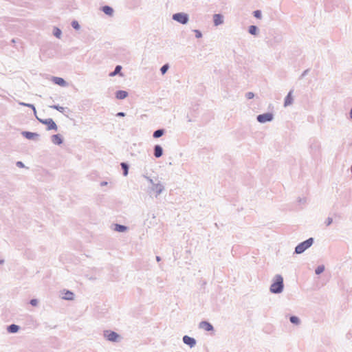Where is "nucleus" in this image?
I'll return each instance as SVG.
<instances>
[{
  "label": "nucleus",
  "mask_w": 352,
  "mask_h": 352,
  "mask_svg": "<svg viewBox=\"0 0 352 352\" xmlns=\"http://www.w3.org/2000/svg\"><path fill=\"white\" fill-rule=\"evenodd\" d=\"M310 149H311V153H313V154H315L316 153H318L320 152V144L319 142L318 141H314L311 144H310V146H309Z\"/></svg>",
  "instance_id": "11"
},
{
  "label": "nucleus",
  "mask_w": 352,
  "mask_h": 352,
  "mask_svg": "<svg viewBox=\"0 0 352 352\" xmlns=\"http://www.w3.org/2000/svg\"><path fill=\"white\" fill-rule=\"evenodd\" d=\"M100 185H101L102 186H106V185H107V182H101V184H100Z\"/></svg>",
  "instance_id": "42"
},
{
  "label": "nucleus",
  "mask_w": 352,
  "mask_h": 352,
  "mask_svg": "<svg viewBox=\"0 0 352 352\" xmlns=\"http://www.w3.org/2000/svg\"><path fill=\"white\" fill-rule=\"evenodd\" d=\"M144 177L146 179V180H147V181H148V182H149L152 186H153V185L155 184V183H154L153 180L151 177H148V176H146V175H144Z\"/></svg>",
  "instance_id": "40"
},
{
  "label": "nucleus",
  "mask_w": 352,
  "mask_h": 352,
  "mask_svg": "<svg viewBox=\"0 0 352 352\" xmlns=\"http://www.w3.org/2000/svg\"><path fill=\"white\" fill-rule=\"evenodd\" d=\"M169 69V65L168 63L164 64L160 68V72L162 75L165 74Z\"/></svg>",
  "instance_id": "31"
},
{
  "label": "nucleus",
  "mask_w": 352,
  "mask_h": 352,
  "mask_svg": "<svg viewBox=\"0 0 352 352\" xmlns=\"http://www.w3.org/2000/svg\"><path fill=\"white\" fill-rule=\"evenodd\" d=\"M121 70H122V66L121 65H116L114 70L109 74L110 76H114L117 74H120L121 76Z\"/></svg>",
  "instance_id": "25"
},
{
  "label": "nucleus",
  "mask_w": 352,
  "mask_h": 352,
  "mask_svg": "<svg viewBox=\"0 0 352 352\" xmlns=\"http://www.w3.org/2000/svg\"><path fill=\"white\" fill-rule=\"evenodd\" d=\"M195 32L196 38H199L202 37V33L201 32V31H199L198 30H195Z\"/></svg>",
  "instance_id": "36"
},
{
  "label": "nucleus",
  "mask_w": 352,
  "mask_h": 352,
  "mask_svg": "<svg viewBox=\"0 0 352 352\" xmlns=\"http://www.w3.org/2000/svg\"><path fill=\"white\" fill-rule=\"evenodd\" d=\"M248 32L252 35H257L258 33V28L257 26L252 25L248 28Z\"/></svg>",
  "instance_id": "24"
},
{
  "label": "nucleus",
  "mask_w": 352,
  "mask_h": 352,
  "mask_svg": "<svg viewBox=\"0 0 352 352\" xmlns=\"http://www.w3.org/2000/svg\"><path fill=\"white\" fill-rule=\"evenodd\" d=\"M36 119L38 120V121L40 123L47 126V130H48V131H51V130L57 131L58 130V126L52 118L41 119L37 116Z\"/></svg>",
  "instance_id": "5"
},
{
  "label": "nucleus",
  "mask_w": 352,
  "mask_h": 352,
  "mask_svg": "<svg viewBox=\"0 0 352 352\" xmlns=\"http://www.w3.org/2000/svg\"><path fill=\"white\" fill-rule=\"evenodd\" d=\"M116 116L117 117H124L126 114L124 112H118Z\"/></svg>",
  "instance_id": "41"
},
{
  "label": "nucleus",
  "mask_w": 352,
  "mask_h": 352,
  "mask_svg": "<svg viewBox=\"0 0 352 352\" xmlns=\"http://www.w3.org/2000/svg\"><path fill=\"white\" fill-rule=\"evenodd\" d=\"M284 289L283 278L280 274H276L270 285V291L272 294H278L283 292Z\"/></svg>",
  "instance_id": "1"
},
{
  "label": "nucleus",
  "mask_w": 352,
  "mask_h": 352,
  "mask_svg": "<svg viewBox=\"0 0 352 352\" xmlns=\"http://www.w3.org/2000/svg\"><path fill=\"white\" fill-rule=\"evenodd\" d=\"M71 25L74 29H75L76 30H78L80 28V25L79 23L76 20H74L72 21Z\"/></svg>",
  "instance_id": "32"
},
{
  "label": "nucleus",
  "mask_w": 352,
  "mask_h": 352,
  "mask_svg": "<svg viewBox=\"0 0 352 352\" xmlns=\"http://www.w3.org/2000/svg\"><path fill=\"white\" fill-rule=\"evenodd\" d=\"M50 107L52 108V109H56V110L58 111L60 113H63V111L65 110L64 107H63L61 106H59L58 104L51 105V106H50Z\"/></svg>",
  "instance_id": "30"
},
{
  "label": "nucleus",
  "mask_w": 352,
  "mask_h": 352,
  "mask_svg": "<svg viewBox=\"0 0 352 352\" xmlns=\"http://www.w3.org/2000/svg\"><path fill=\"white\" fill-rule=\"evenodd\" d=\"M172 19L182 25H186L189 21V15L185 12H177L173 14Z\"/></svg>",
  "instance_id": "3"
},
{
  "label": "nucleus",
  "mask_w": 352,
  "mask_h": 352,
  "mask_svg": "<svg viewBox=\"0 0 352 352\" xmlns=\"http://www.w3.org/2000/svg\"><path fill=\"white\" fill-rule=\"evenodd\" d=\"M302 201H303V202H305V200H302V199H299V202H302Z\"/></svg>",
  "instance_id": "46"
},
{
  "label": "nucleus",
  "mask_w": 352,
  "mask_h": 352,
  "mask_svg": "<svg viewBox=\"0 0 352 352\" xmlns=\"http://www.w3.org/2000/svg\"><path fill=\"white\" fill-rule=\"evenodd\" d=\"M351 173H352V165H351Z\"/></svg>",
  "instance_id": "47"
},
{
  "label": "nucleus",
  "mask_w": 352,
  "mask_h": 352,
  "mask_svg": "<svg viewBox=\"0 0 352 352\" xmlns=\"http://www.w3.org/2000/svg\"><path fill=\"white\" fill-rule=\"evenodd\" d=\"M245 97L247 99L250 100L254 97V94L253 92H247L245 94Z\"/></svg>",
  "instance_id": "34"
},
{
  "label": "nucleus",
  "mask_w": 352,
  "mask_h": 352,
  "mask_svg": "<svg viewBox=\"0 0 352 352\" xmlns=\"http://www.w3.org/2000/svg\"><path fill=\"white\" fill-rule=\"evenodd\" d=\"M154 156L156 158H160L163 155V148L159 144H156L153 148Z\"/></svg>",
  "instance_id": "15"
},
{
  "label": "nucleus",
  "mask_w": 352,
  "mask_h": 352,
  "mask_svg": "<svg viewBox=\"0 0 352 352\" xmlns=\"http://www.w3.org/2000/svg\"><path fill=\"white\" fill-rule=\"evenodd\" d=\"M62 294H63L62 298L64 300H74V294L69 290L64 289L62 292Z\"/></svg>",
  "instance_id": "12"
},
{
  "label": "nucleus",
  "mask_w": 352,
  "mask_h": 352,
  "mask_svg": "<svg viewBox=\"0 0 352 352\" xmlns=\"http://www.w3.org/2000/svg\"><path fill=\"white\" fill-rule=\"evenodd\" d=\"M223 16L221 14H214L213 15V23L215 26L223 24Z\"/></svg>",
  "instance_id": "10"
},
{
  "label": "nucleus",
  "mask_w": 352,
  "mask_h": 352,
  "mask_svg": "<svg viewBox=\"0 0 352 352\" xmlns=\"http://www.w3.org/2000/svg\"><path fill=\"white\" fill-rule=\"evenodd\" d=\"M274 119V114L271 112H267L259 114L256 116V120L260 123H265L271 122Z\"/></svg>",
  "instance_id": "6"
},
{
  "label": "nucleus",
  "mask_w": 352,
  "mask_h": 352,
  "mask_svg": "<svg viewBox=\"0 0 352 352\" xmlns=\"http://www.w3.org/2000/svg\"><path fill=\"white\" fill-rule=\"evenodd\" d=\"M309 69H305V70L302 73V74L300 75V79L303 78L306 75H307V74H308V73H309Z\"/></svg>",
  "instance_id": "38"
},
{
  "label": "nucleus",
  "mask_w": 352,
  "mask_h": 352,
  "mask_svg": "<svg viewBox=\"0 0 352 352\" xmlns=\"http://www.w3.org/2000/svg\"><path fill=\"white\" fill-rule=\"evenodd\" d=\"M114 230L118 232H126V230H128L129 228L126 226H124V225H121V224H118V223H116L114 225Z\"/></svg>",
  "instance_id": "20"
},
{
  "label": "nucleus",
  "mask_w": 352,
  "mask_h": 352,
  "mask_svg": "<svg viewBox=\"0 0 352 352\" xmlns=\"http://www.w3.org/2000/svg\"><path fill=\"white\" fill-rule=\"evenodd\" d=\"M102 11L108 16H112L113 14V9L109 6H104L101 8Z\"/></svg>",
  "instance_id": "21"
},
{
  "label": "nucleus",
  "mask_w": 352,
  "mask_h": 352,
  "mask_svg": "<svg viewBox=\"0 0 352 352\" xmlns=\"http://www.w3.org/2000/svg\"><path fill=\"white\" fill-rule=\"evenodd\" d=\"M324 270L325 267L323 265H318L315 270V273L317 275H320L324 271Z\"/></svg>",
  "instance_id": "29"
},
{
  "label": "nucleus",
  "mask_w": 352,
  "mask_h": 352,
  "mask_svg": "<svg viewBox=\"0 0 352 352\" xmlns=\"http://www.w3.org/2000/svg\"><path fill=\"white\" fill-rule=\"evenodd\" d=\"M19 329H20V327L15 324H12L7 327V331H8V332H9L10 333H17L19 331Z\"/></svg>",
  "instance_id": "19"
},
{
  "label": "nucleus",
  "mask_w": 352,
  "mask_h": 352,
  "mask_svg": "<svg viewBox=\"0 0 352 352\" xmlns=\"http://www.w3.org/2000/svg\"><path fill=\"white\" fill-rule=\"evenodd\" d=\"M292 90L289 91L284 100V106L287 107L293 103Z\"/></svg>",
  "instance_id": "16"
},
{
  "label": "nucleus",
  "mask_w": 352,
  "mask_h": 352,
  "mask_svg": "<svg viewBox=\"0 0 352 352\" xmlns=\"http://www.w3.org/2000/svg\"><path fill=\"white\" fill-rule=\"evenodd\" d=\"M349 116H350V118L352 120V108L351 109V110L349 111Z\"/></svg>",
  "instance_id": "43"
},
{
  "label": "nucleus",
  "mask_w": 352,
  "mask_h": 352,
  "mask_svg": "<svg viewBox=\"0 0 352 352\" xmlns=\"http://www.w3.org/2000/svg\"><path fill=\"white\" fill-rule=\"evenodd\" d=\"M19 104L21 105V106H23V107H28L31 108L34 111V116H36V118L37 117V116H36V108H35L34 104H29V103H25V102H19Z\"/></svg>",
  "instance_id": "27"
},
{
  "label": "nucleus",
  "mask_w": 352,
  "mask_h": 352,
  "mask_svg": "<svg viewBox=\"0 0 352 352\" xmlns=\"http://www.w3.org/2000/svg\"><path fill=\"white\" fill-rule=\"evenodd\" d=\"M289 321L296 325H299L300 324V320L298 316H291L289 317Z\"/></svg>",
  "instance_id": "26"
},
{
  "label": "nucleus",
  "mask_w": 352,
  "mask_h": 352,
  "mask_svg": "<svg viewBox=\"0 0 352 352\" xmlns=\"http://www.w3.org/2000/svg\"><path fill=\"white\" fill-rule=\"evenodd\" d=\"M151 189L152 190L155 191L156 197H157L164 190V186L161 183H157L152 186Z\"/></svg>",
  "instance_id": "13"
},
{
  "label": "nucleus",
  "mask_w": 352,
  "mask_h": 352,
  "mask_svg": "<svg viewBox=\"0 0 352 352\" xmlns=\"http://www.w3.org/2000/svg\"><path fill=\"white\" fill-rule=\"evenodd\" d=\"M156 261H158V262H159V261H161V258H160V256H156Z\"/></svg>",
  "instance_id": "44"
},
{
  "label": "nucleus",
  "mask_w": 352,
  "mask_h": 352,
  "mask_svg": "<svg viewBox=\"0 0 352 352\" xmlns=\"http://www.w3.org/2000/svg\"><path fill=\"white\" fill-rule=\"evenodd\" d=\"M164 133H165V129H159L153 132V137L154 138H159L162 137Z\"/></svg>",
  "instance_id": "23"
},
{
  "label": "nucleus",
  "mask_w": 352,
  "mask_h": 352,
  "mask_svg": "<svg viewBox=\"0 0 352 352\" xmlns=\"http://www.w3.org/2000/svg\"><path fill=\"white\" fill-rule=\"evenodd\" d=\"M120 166L123 171V175L127 176L129 174V165L126 162H121Z\"/></svg>",
  "instance_id": "22"
},
{
  "label": "nucleus",
  "mask_w": 352,
  "mask_h": 352,
  "mask_svg": "<svg viewBox=\"0 0 352 352\" xmlns=\"http://www.w3.org/2000/svg\"><path fill=\"white\" fill-rule=\"evenodd\" d=\"M52 81L54 83L62 87H65L67 85V82L63 78L60 77H53Z\"/></svg>",
  "instance_id": "17"
},
{
  "label": "nucleus",
  "mask_w": 352,
  "mask_h": 352,
  "mask_svg": "<svg viewBox=\"0 0 352 352\" xmlns=\"http://www.w3.org/2000/svg\"><path fill=\"white\" fill-rule=\"evenodd\" d=\"M22 135L25 138L28 140H37L39 137V134L34 132H30V131H23L21 133Z\"/></svg>",
  "instance_id": "7"
},
{
  "label": "nucleus",
  "mask_w": 352,
  "mask_h": 352,
  "mask_svg": "<svg viewBox=\"0 0 352 352\" xmlns=\"http://www.w3.org/2000/svg\"><path fill=\"white\" fill-rule=\"evenodd\" d=\"M52 142L56 145H60L63 142V138L60 134H55L51 137Z\"/></svg>",
  "instance_id": "14"
},
{
  "label": "nucleus",
  "mask_w": 352,
  "mask_h": 352,
  "mask_svg": "<svg viewBox=\"0 0 352 352\" xmlns=\"http://www.w3.org/2000/svg\"><path fill=\"white\" fill-rule=\"evenodd\" d=\"M4 263V260H0V265L3 264Z\"/></svg>",
  "instance_id": "45"
},
{
  "label": "nucleus",
  "mask_w": 352,
  "mask_h": 352,
  "mask_svg": "<svg viewBox=\"0 0 352 352\" xmlns=\"http://www.w3.org/2000/svg\"><path fill=\"white\" fill-rule=\"evenodd\" d=\"M103 334L104 337L110 342H119L122 339L120 335L113 331L105 330Z\"/></svg>",
  "instance_id": "4"
},
{
  "label": "nucleus",
  "mask_w": 352,
  "mask_h": 352,
  "mask_svg": "<svg viewBox=\"0 0 352 352\" xmlns=\"http://www.w3.org/2000/svg\"><path fill=\"white\" fill-rule=\"evenodd\" d=\"M314 242V238L310 237L308 239L300 243L295 248L294 253L297 254L303 253L305 250H307L313 245Z\"/></svg>",
  "instance_id": "2"
},
{
  "label": "nucleus",
  "mask_w": 352,
  "mask_h": 352,
  "mask_svg": "<svg viewBox=\"0 0 352 352\" xmlns=\"http://www.w3.org/2000/svg\"><path fill=\"white\" fill-rule=\"evenodd\" d=\"M16 165L19 168H24L25 167L24 164L21 161L16 162Z\"/></svg>",
  "instance_id": "39"
},
{
  "label": "nucleus",
  "mask_w": 352,
  "mask_h": 352,
  "mask_svg": "<svg viewBox=\"0 0 352 352\" xmlns=\"http://www.w3.org/2000/svg\"><path fill=\"white\" fill-rule=\"evenodd\" d=\"M38 300L36 298L31 299L30 301V304L32 306H36L38 305Z\"/></svg>",
  "instance_id": "35"
},
{
  "label": "nucleus",
  "mask_w": 352,
  "mask_h": 352,
  "mask_svg": "<svg viewBox=\"0 0 352 352\" xmlns=\"http://www.w3.org/2000/svg\"><path fill=\"white\" fill-rule=\"evenodd\" d=\"M53 34L56 38H60L62 34V31L58 28L54 27L53 29Z\"/></svg>",
  "instance_id": "28"
},
{
  "label": "nucleus",
  "mask_w": 352,
  "mask_h": 352,
  "mask_svg": "<svg viewBox=\"0 0 352 352\" xmlns=\"http://www.w3.org/2000/svg\"><path fill=\"white\" fill-rule=\"evenodd\" d=\"M199 327L204 329L206 331H211L214 329L213 326L209 322L205 320L199 322Z\"/></svg>",
  "instance_id": "9"
},
{
  "label": "nucleus",
  "mask_w": 352,
  "mask_h": 352,
  "mask_svg": "<svg viewBox=\"0 0 352 352\" xmlns=\"http://www.w3.org/2000/svg\"><path fill=\"white\" fill-rule=\"evenodd\" d=\"M183 342L185 344L188 345L190 348L193 347L196 344V340L194 338L188 336H184L183 337Z\"/></svg>",
  "instance_id": "8"
},
{
  "label": "nucleus",
  "mask_w": 352,
  "mask_h": 352,
  "mask_svg": "<svg viewBox=\"0 0 352 352\" xmlns=\"http://www.w3.org/2000/svg\"><path fill=\"white\" fill-rule=\"evenodd\" d=\"M128 96V92L124 90H118L116 92V98L118 100L125 99Z\"/></svg>",
  "instance_id": "18"
},
{
  "label": "nucleus",
  "mask_w": 352,
  "mask_h": 352,
  "mask_svg": "<svg viewBox=\"0 0 352 352\" xmlns=\"http://www.w3.org/2000/svg\"><path fill=\"white\" fill-rule=\"evenodd\" d=\"M253 16L256 19H261L262 17V12L259 10H254L253 12Z\"/></svg>",
  "instance_id": "33"
},
{
  "label": "nucleus",
  "mask_w": 352,
  "mask_h": 352,
  "mask_svg": "<svg viewBox=\"0 0 352 352\" xmlns=\"http://www.w3.org/2000/svg\"><path fill=\"white\" fill-rule=\"evenodd\" d=\"M332 222H333V219L331 217H328L326 219L325 224L327 226H329L332 223Z\"/></svg>",
  "instance_id": "37"
}]
</instances>
